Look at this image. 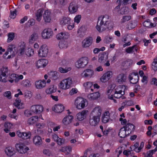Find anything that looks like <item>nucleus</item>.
<instances>
[{
  "label": "nucleus",
  "mask_w": 157,
  "mask_h": 157,
  "mask_svg": "<svg viewBox=\"0 0 157 157\" xmlns=\"http://www.w3.org/2000/svg\"><path fill=\"white\" fill-rule=\"evenodd\" d=\"M109 17L107 15H101L98 17L96 27L99 32L102 33L107 29H111L113 28L112 23L109 22Z\"/></svg>",
  "instance_id": "1"
},
{
  "label": "nucleus",
  "mask_w": 157,
  "mask_h": 157,
  "mask_svg": "<svg viewBox=\"0 0 157 157\" xmlns=\"http://www.w3.org/2000/svg\"><path fill=\"white\" fill-rule=\"evenodd\" d=\"M126 89V86L125 85H120L118 86L115 89L114 96L117 98H121L122 99L125 98L123 95L125 94V90Z\"/></svg>",
  "instance_id": "2"
},
{
  "label": "nucleus",
  "mask_w": 157,
  "mask_h": 157,
  "mask_svg": "<svg viewBox=\"0 0 157 157\" xmlns=\"http://www.w3.org/2000/svg\"><path fill=\"white\" fill-rule=\"evenodd\" d=\"M72 83V78H68L62 80L59 84V86L61 89L66 90L71 87Z\"/></svg>",
  "instance_id": "3"
},
{
  "label": "nucleus",
  "mask_w": 157,
  "mask_h": 157,
  "mask_svg": "<svg viewBox=\"0 0 157 157\" xmlns=\"http://www.w3.org/2000/svg\"><path fill=\"white\" fill-rule=\"evenodd\" d=\"M9 72L8 67H3L0 69V81L2 82L7 81L6 78Z\"/></svg>",
  "instance_id": "4"
},
{
  "label": "nucleus",
  "mask_w": 157,
  "mask_h": 157,
  "mask_svg": "<svg viewBox=\"0 0 157 157\" xmlns=\"http://www.w3.org/2000/svg\"><path fill=\"white\" fill-rule=\"evenodd\" d=\"M88 63V59L87 57H82L76 63L75 65L78 68L84 67Z\"/></svg>",
  "instance_id": "5"
},
{
  "label": "nucleus",
  "mask_w": 157,
  "mask_h": 157,
  "mask_svg": "<svg viewBox=\"0 0 157 157\" xmlns=\"http://www.w3.org/2000/svg\"><path fill=\"white\" fill-rule=\"evenodd\" d=\"M86 100L82 98H77L75 101L77 108L78 109L84 108L86 105Z\"/></svg>",
  "instance_id": "6"
},
{
  "label": "nucleus",
  "mask_w": 157,
  "mask_h": 157,
  "mask_svg": "<svg viewBox=\"0 0 157 157\" xmlns=\"http://www.w3.org/2000/svg\"><path fill=\"white\" fill-rule=\"evenodd\" d=\"M94 75L93 70L87 69L84 71L81 74V76L82 78H90L93 77Z\"/></svg>",
  "instance_id": "7"
},
{
  "label": "nucleus",
  "mask_w": 157,
  "mask_h": 157,
  "mask_svg": "<svg viewBox=\"0 0 157 157\" xmlns=\"http://www.w3.org/2000/svg\"><path fill=\"white\" fill-rule=\"evenodd\" d=\"M48 52V47L46 45H43L41 46L38 54L39 56L43 57L47 56Z\"/></svg>",
  "instance_id": "8"
},
{
  "label": "nucleus",
  "mask_w": 157,
  "mask_h": 157,
  "mask_svg": "<svg viewBox=\"0 0 157 157\" xmlns=\"http://www.w3.org/2000/svg\"><path fill=\"white\" fill-rule=\"evenodd\" d=\"M53 35V32L50 29H44L41 33L42 38L44 39H48L51 38Z\"/></svg>",
  "instance_id": "9"
},
{
  "label": "nucleus",
  "mask_w": 157,
  "mask_h": 157,
  "mask_svg": "<svg viewBox=\"0 0 157 157\" xmlns=\"http://www.w3.org/2000/svg\"><path fill=\"white\" fill-rule=\"evenodd\" d=\"M32 112L36 114L40 113L43 110V107L40 105H34L31 107Z\"/></svg>",
  "instance_id": "10"
},
{
  "label": "nucleus",
  "mask_w": 157,
  "mask_h": 157,
  "mask_svg": "<svg viewBox=\"0 0 157 157\" xmlns=\"http://www.w3.org/2000/svg\"><path fill=\"white\" fill-rule=\"evenodd\" d=\"M139 76L138 73L133 72L130 74L128 76L130 82L133 84H136L138 81Z\"/></svg>",
  "instance_id": "11"
},
{
  "label": "nucleus",
  "mask_w": 157,
  "mask_h": 157,
  "mask_svg": "<svg viewBox=\"0 0 157 157\" xmlns=\"http://www.w3.org/2000/svg\"><path fill=\"white\" fill-rule=\"evenodd\" d=\"M15 147L18 151L21 154L25 153L27 151L29 150V148L24 146L22 144H17Z\"/></svg>",
  "instance_id": "12"
},
{
  "label": "nucleus",
  "mask_w": 157,
  "mask_h": 157,
  "mask_svg": "<svg viewBox=\"0 0 157 157\" xmlns=\"http://www.w3.org/2000/svg\"><path fill=\"white\" fill-rule=\"evenodd\" d=\"M17 49L16 46L14 45H10L8 46V51L10 52V54L8 57V58H10L14 56L17 53Z\"/></svg>",
  "instance_id": "13"
},
{
  "label": "nucleus",
  "mask_w": 157,
  "mask_h": 157,
  "mask_svg": "<svg viewBox=\"0 0 157 157\" xmlns=\"http://www.w3.org/2000/svg\"><path fill=\"white\" fill-rule=\"evenodd\" d=\"M93 38L91 36H88L84 39L82 41V46L83 48L89 47L92 43Z\"/></svg>",
  "instance_id": "14"
},
{
  "label": "nucleus",
  "mask_w": 157,
  "mask_h": 157,
  "mask_svg": "<svg viewBox=\"0 0 157 157\" xmlns=\"http://www.w3.org/2000/svg\"><path fill=\"white\" fill-rule=\"evenodd\" d=\"M17 134L19 137L24 140L30 139L31 136L30 132H21L18 131L17 132Z\"/></svg>",
  "instance_id": "15"
},
{
  "label": "nucleus",
  "mask_w": 157,
  "mask_h": 157,
  "mask_svg": "<svg viewBox=\"0 0 157 157\" xmlns=\"http://www.w3.org/2000/svg\"><path fill=\"white\" fill-rule=\"evenodd\" d=\"M102 110L101 108L99 106H97L94 108L92 110L91 114L93 116L98 117L100 118Z\"/></svg>",
  "instance_id": "16"
},
{
  "label": "nucleus",
  "mask_w": 157,
  "mask_h": 157,
  "mask_svg": "<svg viewBox=\"0 0 157 157\" xmlns=\"http://www.w3.org/2000/svg\"><path fill=\"white\" fill-rule=\"evenodd\" d=\"M5 152L7 155L9 156H14L15 154H18V152H16L14 148L11 147H9L5 149Z\"/></svg>",
  "instance_id": "17"
},
{
  "label": "nucleus",
  "mask_w": 157,
  "mask_h": 157,
  "mask_svg": "<svg viewBox=\"0 0 157 157\" xmlns=\"http://www.w3.org/2000/svg\"><path fill=\"white\" fill-rule=\"evenodd\" d=\"M73 119V117L72 115H67L63 119L62 123L64 125L67 126L71 123Z\"/></svg>",
  "instance_id": "18"
},
{
  "label": "nucleus",
  "mask_w": 157,
  "mask_h": 157,
  "mask_svg": "<svg viewBox=\"0 0 157 157\" xmlns=\"http://www.w3.org/2000/svg\"><path fill=\"white\" fill-rule=\"evenodd\" d=\"M68 9L70 13H74L76 12L78 10V5L75 2H72L70 4Z\"/></svg>",
  "instance_id": "19"
},
{
  "label": "nucleus",
  "mask_w": 157,
  "mask_h": 157,
  "mask_svg": "<svg viewBox=\"0 0 157 157\" xmlns=\"http://www.w3.org/2000/svg\"><path fill=\"white\" fill-rule=\"evenodd\" d=\"M108 59V55L105 52L103 53L100 54L99 55L98 61L99 62L103 64L105 63Z\"/></svg>",
  "instance_id": "20"
},
{
  "label": "nucleus",
  "mask_w": 157,
  "mask_h": 157,
  "mask_svg": "<svg viewBox=\"0 0 157 157\" xmlns=\"http://www.w3.org/2000/svg\"><path fill=\"white\" fill-rule=\"evenodd\" d=\"M44 20L47 23H49L51 20V13L48 10L45 11L43 15Z\"/></svg>",
  "instance_id": "21"
},
{
  "label": "nucleus",
  "mask_w": 157,
  "mask_h": 157,
  "mask_svg": "<svg viewBox=\"0 0 157 157\" xmlns=\"http://www.w3.org/2000/svg\"><path fill=\"white\" fill-rule=\"evenodd\" d=\"M123 127L127 132V134H130L134 130L135 128V126L133 124L129 123H127Z\"/></svg>",
  "instance_id": "22"
},
{
  "label": "nucleus",
  "mask_w": 157,
  "mask_h": 157,
  "mask_svg": "<svg viewBox=\"0 0 157 157\" xmlns=\"http://www.w3.org/2000/svg\"><path fill=\"white\" fill-rule=\"evenodd\" d=\"M100 118H98V117H95L93 116L90 118L89 121L90 124L92 126H95L98 124L100 121Z\"/></svg>",
  "instance_id": "23"
},
{
  "label": "nucleus",
  "mask_w": 157,
  "mask_h": 157,
  "mask_svg": "<svg viewBox=\"0 0 157 157\" xmlns=\"http://www.w3.org/2000/svg\"><path fill=\"white\" fill-rule=\"evenodd\" d=\"M64 108V106L62 105L57 104L55 105L52 108V110L55 112L59 113L63 111Z\"/></svg>",
  "instance_id": "24"
},
{
  "label": "nucleus",
  "mask_w": 157,
  "mask_h": 157,
  "mask_svg": "<svg viewBox=\"0 0 157 157\" xmlns=\"http://www.w3.org/2000/svg\"><path fill=\"white\" fill-rule=\"evenodd\" d=\"M46 85V82L44 80H38L35 83V86L38 89H41L44 87Z\"/></svg>",
  "instance_id": "25"
},
{
  "label": "nucleus",
  "mask_w": 157,
  "mask_h": 157,
  "mask_svg": "<svg viewBox=\"0 0 157 157\" xmlns=\"http://www.w3.org/2000/svg\"><path fill=\"white\" fill-rule=\"evenodd\" d=\"M87 110H83L81 112H80L77 114V119L79 121H82L86 117L88 113Z\"/></svg>",
  "instance_id": "26"
},
{
  "label": "nucleus",
  "mask_w": 157,
  "mask_h": 157,
  "mask_svg": "<svg viewBox=\"0 0 157 157\" xmlns=\"http://www.w3.org/2000/svg\"><path fill=\"white\" fill-rule=\"evenodd\" d=\"M91 150V148H90L87 149L84 152L83 155L81 157H87L88 156L89 153L90 154L89 157H98L99 155L98 154H95L94 153H90V151Z\"/></svg>",
  "instance_id": "27"
},
{
  "label": "nucleus",
  "mask_w": 157,
  "mask_h": 157,
  "mask_svg": "<svg viewBox=\"0 0 157 157\" xmlns=\"http://www.w3.org/2000/svg\"><path fill=\"white\" fill-rule=\"evenodd\" d=\"M48 63L47 60L41 59L37 61L36 65L38 68L41 67H44Z\"/></svg>",
  "instance_id": "28"
},
{
  "label": "nucleus",
  "mask_w": 157,
  "mask_h": 157,
  "mask_svg": "<svg viewBox=\"0 0 157 157\" xmlns=\"http://www.w3.org/2000/svg\"><path fill=\"white\" fill-rule=\"evenodd\" d=\"M33 142L35 145L36 146L41 145L42 144V141L41 137L38 135H36L33 137Z\"/></svg>",
  "instance_id": "29"
},
{
  "label": "nucleus",
  "mask_w": 157,
  "mask_h": 157,
  "mask_svg": "<svg viewBox=\"0 0 157 157\" xmlns=\"http://www.w3.org/2000/svg\"><path fill=\"white\" fill-rule=\"evenodd\" d=\"M71 19L70 18L63 17L60 19V24L62 25H68L71 23Z\"/></svg>",
  "instance_id": "30"
},
{
  "label": "nucleus",
  "mask_w": 157,
  "mask_h": 157,
  "mask_svg": "<svg viewBox=\"0 0 157 157\" xmlns=\"http://www.w3.org/2000/svg\"><path fill=\"white\" fill-rule=\"evenodd\" d=\"M110 114L108 111L105 112L102 115L101 120L104 123L108 122L110 119Z\"/></svg>",
  "instance_id": "31"
},
{
  "label": "nucleus",
  "mask_w": 157,
  "mask_h": 157,
  "mask_svg": "<svg viewBox=\"0 0 157 157\" xmlns=\"http://www.w3.org/2000/svg\"><path fill=\"white\" fill-rule=\"evenodd\" d=\"M38 38V33L36 32H33L30 35L29 39V41L31 43H33L37 40Z\"/></svg>",
  "instance_id": "32"
},
{
  "label": "nucleus",
  "mask_w": 157,
  "mask_h": 157,
  "mask_svg": "<svg viewBox=\"0 0 157 157\" xmlns=\"http://www.w3.org/2000/svg\"><path fill=\"white\" fill-rule=\"evenodd\" d=\"M69 36V34L65 32H61L56 36V38L58 40L67 39Z\"/></svg>",
  "instance_id": "33"
},
{
  "label": "nucleus",
  "mask_w": 157,
  "mask_h": 157,
  "mask_svg": "<svg viewBox=\"0 0 157 157\" xmlns=\"http://www.w3.org/2000/svg\"><path fill=\"white\" fill-rule=\"evenodd\" d=\"M100 96L99 92L90 94L87 96L88 98L90 100H94L98 99Z\"/></svg>",
  "instance_id": "34"
},
{
  "label": "nucleus",
  "mask_w": 157,
  "mask_h": 157,
  "mask_svg": "<svg viewBox=\"0 0 157 157\" xmlns=\"http://www.w3.org/2000/svg\"><path fill=\"white\" fill-rule=\"evenodd\" d=\"M126 80V76L123 74L119 75L117 77V81L120 83L125 82Z\"/></svg>",
  "instance_id": "35"
},
{
  "label": "nucleus",
  "mask_w": 157,
  "mask_h": 157,
  "mask_svg": "<svg viewBox=\"0 0 157 157\" xmlns=\"http://www.w3.org/2000/svg\"><path fill=\"white\" fill-rule=\"evenodd\" d=\"M13 105L18 109L24 108V104L21 102V100L19 99H17L13 103Z\"/></svg>",
  "instance_id": "36"
},
{
  "label": "nucleus",
  "mask_w": 157,
  "mask_h": 157,
  "mask_svg": "<svg viewBox=\"0 0 157 157\" xmlns=\"http://www.w3.org/2000/svg\"><path fill=\"white\" fill-rule=\"evenodd\" d=\"M127 132L124 127L121 128L120 130L118 133V135L121 138H125L127 136L129 135L127 134Z\"/></svg>",
  "instance_id": "37"
},
{
  "label": "nucleus",
  "mask_w": 157,
  "mask_h": 157,
  "mask_svg": "<svg viewBox=\"0 0 157 157\" xmlns=\"http://www.w3.org/2000/svg\"><path fill=\"white\" fill-rule=\"evenodd\" d=\"M25 43L24 42H22L20 43V45L18 48L19 51L20 55H23L25 51Z\"/></svg>",
  "instance_id": "38"
},
{
  "label": "nucleus",
  "mask_w": 157,
  "mask_h": 157,
  "mask_svg": "<svg viewBox=\"0 0 157 157\" xmlns=\"http://www.w3.org/2000/svg\"><path fill=\"white\" fill-rule=\"evenodd\" d=\"M44 10L43 9H39L36 13V20L38 21H40L41 19Z\"/></svg>",
  "instance_id": "39"
},
{
  "label": "nucleus",
  "mask_w": 157,
  "mask_h": 157,
  "mask_svg": "<svg viewBox=\"0 0 157 157\" xmlns=\"http://www.w3.org/2000/svg\"><path fill=\"white\" fill-rule=\"evenodd\" d=\"M137 21L136 20L130 21L128 24L127 29H132L134 28L137 25Z\"/></svg>",
  "instance_id": "40"
},
{
  "label": "nucleus",
  "mask_w": 157,
  "mask_h": 157,
  "mask_svg": "<svg viewBox=\"0 0 157 157\" xmlns=\"http://www.w3.org/2000/svg\"><path fill=\"white\" fill-rule=\"evenodd\" d=\"M38 117L37 116L32 117L29 118L28 120V123L30 124H33L38 121Z\"/></svg>",
  "instance_id": "41"
},
{
  "label": "nucleus",
  "mask_w": 157,
  "mask_h": 157,
  "mask_svg": "<svg viewBox=\"0 0 157 157\" xmlns=\"http://www.w3.org/2000/svg\"><path fill=\"white\" fill-rule=\"evenodd\" d=\"M56 87L54 85L50 86L48 89L46 90V92L48 94H50L56 91Z\"/></svg>",
  "instance_id": "42"
},
{
  "label": "nucleus",
  "mask_w": 157,
  "mask_h": 157,
  "mask_svg": "<svg viewBox=\"0 0 157 157\" xmlns=\"http://www.w3.org/2000/svg\"><path fill=\"white\" fill-rule=\"evenodd\" d=\"M68 42L67 40L61 41L59 43V46L60 48L64 49L68 47Z\"/></svg>",
  "instance_id": "43"
},
{
  "label": "nucleus",
  "mask_w": 157,
  "mask_h": 157,
  "mask_svg": "<svg viewBox=\"0 0 157 157\" xmlns=\"http://www.w3.org/2000/svg\"><path fill=\"white\" fill-rule=\"evenodd\" d=\"M7 80L11 83H12L14 81L17 82V75L15 74H11L7 78Z\"/></svg>",
  "instance_id": "44"
},
{
  "label": "nucleus",
  "mask_w": 157,
  "mask_h": 157,
  "mask_svg": "<svg viewBox=\"0 0 157 157\" xmlns=\"http://www.w3.org/2000/svg\"><path fill=\"white\" fill-rule=\"evenodd\" d=\"M50 78L53 80H56L57 78V73L56 71H50L48 73Z\"/></svg>",
  "instance_id": "45"
},
{
  "label": "nucleus",
  "mask_w": 157,
  "mask_h": 157,
  "mask_svg": "<svg viewBox=\"0 0 157 157\" xmlns=\"http://www.w3.org/2000/svg\"><path fill=\"white\" fill-rule=\"evenodd\" d=\"M71 69L70 67H66L65 68L60 67L59 68V71L61 73H65L70 71Z\"/></svg>",
  "instance_id": "46"
},
{
  "label": "nucleus",
  "mask_w": 157,
  "mask_h": 157,
  "mask_svg": "<svg viewBox=\"0 0 157 157\" xmlns=\"http://www.w3.org/2000/svg\"><path fill=\"white\" fill-rule=\"evenodd\" d=\"M22 85L25 87H29L31 86V83L29 80L26 79L22 81Z\"/></svg>",
  "instance_id": "47"
},
{
  "label": "nucleus",
  "mask_w": 157,
  "mask_h": 157,
  "mask_svg": "<svg viewBox=\"0 0 157 157\" xmlns=\"http://www.w3.org/2000/svg\"><path fill=\"white\" fill-rule=\"evenodd\" d=\"M132 60L131 59H127L123 63V65L126 67H128L129 66L132 64Z\"/></svg>",
  "instance_id": "48"
},
{
  "label": "nucleus",
  "mask_w": 157,
  "mask_h": 157,
  "mask_svg": "<svg viewBox=\"0 0 157 157\" xmlns=\"http://www.w3.org/2000/svg\"><path fill=\"white\" fill-rule=\"evenodd\" d=\"M131 19V17L130 16H123L122 18L121 19V23H124L127 21Z\"/></svg>",
  "instance_id": "49"
},
{
  "label": "nucleus",
  "mask_w": 157,
  "mask_h": 157,
  "mask_svg": "<svg viewBox=\"0 0 157 157\" xmlns=\"http://www.w3.org/2000/svg\"><path fill=\"white\" fill-rule=\"evenodd\" d=\"M152 68L155 71H157V57L154 60V61L152 64Z\"/></svg>",
  "instance_id": "50"
},
{
  "label": "nucleus",
  "mask_w": 157,
  "mask_h": 157,
  "mask_svg": "<svg viewBox=\"0 0 157 157\" xmlns=\"http://www.w3.org/2000/svg\"><path fill=\"white\" fill-rule=\"evenodd\" d=\"M113 38L112 37L108 35L105 37L104 41L105 43L108 44L111 42Z\"/></svg>",
  "instance_id": "51"
},
{
  "label": "nucleus",
  "mask_w": 157,
  "mask_h": 157,
  "mask_svg": "<svg viewBox=\"0 0 157 157\" xmlns=\"http://www.w3.org/2000/svg\"><path fill=\"white\" fill-rule=\"evenodd\" d=\"M14 37V33H10L8 34L7 42H10L12 41Z\"/></svg>",
  "instance_id": "52"
},
{
  "label": "nucleus",
  "mask_w": 157,
  "mask_h": 157,
  "mask_svg": "<svg viewBox=\"0 0 157 157\" xmlns=\"http://www.w3.org/2000/svg\"><path fill=\"white\" fill-rule=\"evenodd\" d=\"M34 54V51L32 48H29L26 52V55L28 56H31Z\"/></svg>",
  "instance_id": "53"
},
{
  "label": "nucleus",
  "mask_w": 157,
  "mask_h": 157,
  "mask_svg": "<svg viewBox=\"0 0 157 157\" xmlns=\"http://www.w3.org/2000/svg\"><path fill=\"white\" fill-rule=\"evenodd\" d=\"M83 85L86 89H88L90 88L92 86L93 83L91 82H87L84 83Z\"/></svg>",
  "instance_id": "54"
},
{
  "label": "nucleus",
  "mask_w": 157,
  "mask_h": 157,
  "mask_svg": "<svg viewBox=\"0 0 157 157\" xmlns=\"http://www.w3.org/2000/svg\"><path fill=\"white\" fill-rule=\"evenodd\" d=\"M3 95L9 99L12 98L11 92L10 91H6L4 93Z\"/></svg>",
  "instance_id": "55"
},
{
  "label": "nucleus",
  "mask_w": 157,
  "mask_h": 157,
  "mask_svg": "<svg viewBox=\"0 0 157 157\" xmlns=\"http://www.w3.org/2000/svg\"><path fill=\"white\" fill-rule=\"evenodd\" d=\"M135 46L133 45L132 47H129L126 49L125 52L128 53H132L134 52V48Z\"/></svg>",
  "instance_id": "56"
},
{
  "label": "nucleus",
  "mask_w": 157,
  "mask_h": 157,
  "mask_svg": "<svg viewBox=\"0 0 157 157\" xmlns=\"http://www.w3.org/2000/svg\"><path fill=\"white\" fill-rule=\"evenodd\" d=\"M133 105V102L131 100L125 101L123 102L122 104V105H123L125 106H132Z\"/></svg>",
  "instance_id": "57"
},
{
  "label": "nucleus",
  "mask_w": 157,
  "mask_h": 157,
  "mask_svg": "<svg viewBox=\"0 0 157 157\" xmlns=\"http://www.w3.org/2000/svg\"><path fill=\"white\" fill-rule=\"evenodd\" d=\"M65 139L63 138H59V139L56 141L57 144L59 145H61L64 143Z\"/></svg>",
  "instance_id": "58"
},
{
  "label": "nucleus",
  "mask_w": 157,
  "mask_h": 157,
  "mask_svg": "<svg viewBox=\"0 0 157 157\" xmlns=\"http://www.w3.org/2000/svg\"><path fill=\"white\" fill-rule=\"evenodd\" d=\"M143 24L144 26L151 28V22L150 20L148 19L146 21H144Z\"/></svg>",
  "instance_id": "59"
},
{
  "label": "nucleus",
  "mask_w": 157,
  "mask_h": 157,
  "mask_svg": "<svg viewBox=\"0 0 157 157\" xmlns=\"http://www.w3.org/2000/svg\"><path fill=\"white\" fill-rule=\"evenodd\" d=\"M109 79L107 77L106 75L104 74L100 78L101 81L103 82H105L108 80Z\"/></svg>",
  "instance_id": "60"
},
{
  "label": "nucleus",
  "mask_w": 157,
  "mask_h": 157,
  "mask_svg": "<svg viewBox=\"0 0 157 157\" xmlns=\"http://www.w3.org/2000/svg\"><path fill=\"white\" fill-rule=\"evenodd\" d=\"M32 113H33L32 112L31 110H25L24 112L25 115L27 117H29L32 115Z\"/></svg>",
  "instance_id": "61"
},
{
  "label": "nucleus",
  "mask_w": 157,
  "mask_h": 157,
  "mask_svg": "<svg viewBox=\"0 0 157 157\" xmlns=\"http://www.w3.org/2000/svg\"><path fill=\"white\" fill-rule=\"evenodd\" d=\"M17 11L15 10L13 11H10V17L11 18L14 19L15 18L16 16V13Z\"/></svg>",
  "instance_id": "62"
},
{
  "label": "nucleus",
  "mask_w": 157,
  "mask_h": 157,
  "mask_svg": "<svg viewBox=\"0 0 157 157\" xmlns=\"http://www.w3.org/2000/svg\"><path fill=\"white\" fill-rule=\"evenodd\" d=\"M43 153L46 156H49L52 155V153L48 149H45L44 150Z\"/></svg>",
  "instance_id": "63"
},
{
  "label": "nucleus",
  "mask_w": 157,
  "mask_h": 157,
  "mask_svg": "<svg viewBox=\"0 0 157 157\" xmlns=\"http://www.w3.org/2000/svg\"><path fill=\"white\" fill-rule=\"evenodd\" d=\"M81 16L79 15H77L74 18V21L75 22L78 23L81 20Z\"/></svg>",
  "instance_id": "64"
}]
</instances>
